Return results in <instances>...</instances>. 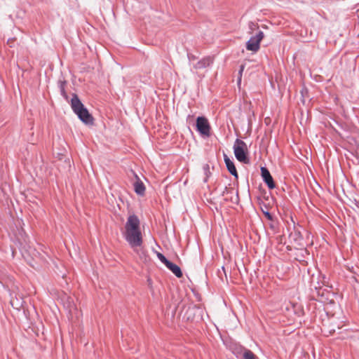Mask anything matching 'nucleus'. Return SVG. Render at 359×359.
Wrapping results in <instances>:
<instances>
[{"instance_id": "obj_1", "label": "nucleus", "mask_w": 359, "mask_h": 359, "mask_svg": "<svg viewBox=\"0 0 359 359\" xmlns=\"http://www.w3.org/2000/svg\"><path fill=\"white\" fill-rule=\"evenodd\" d=\"M125 238L131 248H136L142 244V236L140 229V219L135 215H130L125 225Z\"/></svg>"}, {"instance_id": "obj_2", "label": "nucleus", "mask_w": 359, "mask_h": 359, "mask_svg": "<svg viewBox=\"0 0 359 359\" xmlns=\"http://www.w3.org/2000/svg\"><path fill=\"white\" fill-rule=\"evenodd\" d=\"M71 107L79 120L86 125L93 124L94 118L88 109L83 105L76 94H73L71 99Z\"/></svg>"}, {"instance_id": "obj_3", "label": "nucleus", "mask_w": 359, "mask_h": 359, "mask_svg": "<svg viewBox=\"0 0 359 359\" xmlns=\"http://www.w3.org/2000/svg\"><path fill=\"white\" fill-rule=\"evenodd\" d=\"M233 149L235 157L239 162L244 164L250 163L248 148L243 140L237 138L234 142Z\"/></svg>"}, {"instance_id": "obj_4", "label": "nucleus", "mask_w": 359, "mask_h": 359, "mask_svg": "<svg viewBox=\"0 0 359 359\" xmlns=\"http://www.w3.org/2000/svg\"><path fill=\"white\" fill-rule=\"evenodd\" d=\"M196 130L203 137L210 136L211 127L208 119L204 116H199L196 120Z\"/></svg>"}, {"instance_id": "obj_5", "label": "nucleus", "mask_w": 359, "mask_h": 359, "mask_svg": "<svg viewBox=\"0 0 359 359\" xmlns=\"http://www.w3.org/2000/svg\"><path fill=\"white\" fill-rule=\"evenodd\" d=\"M158 261H160L177 278H182L183 273L181 268L168 259L163 254L158 252Z\"/></svg>"}, {"instance_id": "obj_6", "label": "nucleus", "mask_w": 359, "mask_h": 359, "mask_svg": "<svg viewBox=\"0 0 359 359\" xmlns=\"http://www.w3.org/2000/svg\"><path fill=\"white\" fill-rule=\"evenodd\" d=\"M260 171L263 182L269 189H273L276 187V183L269 169L266 166H261Z\"/></svg>"}, {"instance_id": "obj_7", "label": "nucleus", "mask_w": 359, "mask_h": 359, "mask_svg": "<svg viewBox=\"0 0 359 359\" xmlns=\"http://www.w3.org/2000/svg\"><path fill=\"white\" fill-rule=\"evenodd\" d=\"M224 161L229 172L236 179L238 178V174L235 166L234 162L226 154H224Z\"/></svg>"}, {"instance_id": "obj_8", "label": "nucleus", "mask_w": 359, "mask_h": 359, "mask_svg": "<svg viewBox=\"0 0 359 359\" xmlns=\"http://www.w3.org/2000/svg\"><path fill=\"white\" fill-rule=\"evenodd\" d=\"M131 174L135 177L136 181L133 183L134 189L137 195L142 196L145 191V186L143 182L140 180L137 175L133 171L130 170Z\"/></svg>"}, {"instance_id": "obj_9", "label": "nucleus", "mask_w": 359, "mask_h": 359, "mask_svg": "<svg viewBox=\"0 0 359 359\" xmlns=\"http://www.w3.org/2000/svg\"><path fill=\"white\" fill-rule=\"evenodd\" d=\"M213 60L210 56L205 57L194 64V67L196 69H205L210 66Z\"/></svg>"}, {"instance_id": "obj_10", "label": "nucleus", "mask_w": 359, "mask_h": 359, "mask_svg": "<svg viewBox=\"0 0 359 359\" xmlns=\"http://www.w3.org/2000/svg\"><path fill=\"white\" fill-rule=\"evenodd\" d=\"M246 49L252 52H257L260 48V43L252 36L246 42Z\"/></svg>"}, {"instance_id": "obj_11", "label": "nucleus", "mask_w": 359, "mask_h": 359, "mask_svg": "<svg viewBox=\"0 0 359 359\" xmlns=\"http://www.w3.org/2000/svg\"><path fill=\"white\" fill-rule=\"evenodd\" d=\"M198 311H199V309L196 306L189 307L183 316V319H185L187 321L194 320L196 313Z\"/></svg>"}, {"instance_id": "obj_12", "label": "nucleus", "mask_w": 359, "mask_h": 359, "mask_svg": "<svg viewBox=\"0 0 359 359\" xmlns=\"http://www.w3.org/2000/svg\"><path fill=\"white\" fill-rule=\"evenodd\" d=\"M231 351L237 358H240L244 355V352L248 351V349L241 344H234L231 348Z\"/></svg>"}, {"instance_id": "obj_13", "label": "nucleus", "mask_w": 359, "mask_h": 359, "mask_svg": "<svg viewBox=\"0 0 359 359\" xmlns=\"http://www.w3.org/2000/svg\"><path fill=\"white\" fill-rule=\"evenodd\" d=\"M203 170L204 175H205V178L203 179V182L205 183L208 182L209 177L211 175V172L210 170V165L207 163L203 165Z\"/></svg>"}, {"instance_id": "obj_14", "label": "nucleus", "mask_w": 359, "mask_h": 359, "mask_svg": "<svg viewBox=\"0 0 359 359\" xmlns=\"http://www.w3.org/2000/svg\"><path fill=\"white\" fill-rule=\"evenodd\" d=\"M243 359H256V355L250 350L245 351L244 352V355L243 356Z\"/></svg>"}, {"instance_id": "obj_15", "label": "nucleus", "mask_w": 359, "mask_h": 359, "mask_svg": "<svg viewBox=\"0 0 359 359\" xmlns=\"http://www.w3.org/2000/svg\"><path fill=\"white\" fill-rule=\"evenodd\" d=\"M300 93H301V96H302L301 100H302V103L304 104L305 103V97L306 96H308V94H309V90L306 87H303L302 89L300 90Z\"/></svg>"}, {"instance_id": "obj_16", "label": "nucleus", "mask_w": 359, "mask_h": 359, "mask_svg": "<svg viewBox=\"0 0 359 359\" xmlns=\"http://www.w3.org/2000/svg\"><path fill=\"white\" fill-rule=\"evenodd\" d=\"M244 69H245V65H241L240 67H239V70H238V84L239 85L241 82V78H242V74H243V72L244 71Z\"/></svg>"}, {"instance_id": "obj_17", "label": "nucleus", "mask_w": 359, "mask_h": 359, "mask_svg": "<svg viewBox=\"0 0 359 359\" xmlns=\"http://www.w3.org/2000/svg\"><path fill=\"white\" fill-rule=\"evenodd\" d=\"M256 40H258L259 42L260 43L261 41L263 39L264 36V32L262 31H259L255 36H253Z\"/></svg>"}, {"instance_id": "obj_18", "label": "nucleus", "mask_w": 359, "mask_h": 359, "mask_svg": "<svg viewBox=\"0 0 359 359\" xmlns=\"http://www.w3.org/2000/svg\"><path fill=\"white\" fill-rule=\"evenodd\" d=\"M263 214L265 216V217L268 219V220H270V221H273V215L269 212V211H264L263 210Z\"/></svg>"}, {"instance_id": "obj_19", "label": "nucleus", "mask_w": 359, "mask_h": 359, "mask_svg": "<svg viewBox=\"0 0 359 359\" xmlns=\"http://www.w3.org/2000/svg\"><path fill=\"white\" fill-rule=\"evenodd\" d=\"M239 200H240V199H239L238 191H236L235 197H231V201L233 203L238 204V203H239Z\"/></svg>"}, {"instance_id": "obj_20", "label": "nucleus", "mask_w": 359, "mask_h": 359, "mask_svg": "<svg viewBox=\"0 0 359 359\" xmlns=\"http://www.w3.org/2000/svg\"><path fill=\"white\" fill-rule=\"evenodd\" d=\"M66 84H67L66 81H60L58 82V86H59L60 90L65 89Z\"/></svg>"}, {"instance_id": "obj_21", "label": "nucleus", "mask_w": 359, "mask_h": 359, "mask_svg": "<svg viewBox=\"0 0 359 359\" xmlns=\"http://www.w3.org/2000/svg\"><path fill=\"white\" fill-rule=\"evenodd\" d=\"M349 271L353 273L352 276H359V274L358 273V272L356 271H358L359 269H355L353 266H351V268H348Z\"/></svg>"}, {"instance_id": "obj_22", "label": "nucleus", "mask_w": 359, "mask_h": 359, "mask_svg": "<svg viewBox=\"0 0 359 359\" xmlns=\"http://www.w3.org/2000/svg\"><path fill=\"white\" fill-rule=\"evenodd\" d=\"M349 271L353 273L352 276H359V274L358 273V272L356 271H358L359 269H355L353 266H351V268H348Z\"/></svg>"}, {"instance_id": "obj_23", "label": "nucleus", "mask_w": 359, "mask_h": 359, "mask_svg": "<svg viewBox=\"0 0 359 359\" xmlns=\"http://www.w3.org/2000/svg\"><path fill=\"white\" fill-rule=\"evenodd\" d=\"M349 271L353 273L352 276H359V274L358 273V272L356 271H358L359 269H355L353 266H351V268H348Z\"/></svg>"}, {"instance_id": "obj_24", "label": "nucleus", "mask_w": 359, "mask_h": 359, "mask_svg": "<svg viewBox=\"0 0 359 359\" xmlns=\"http://www.w3.org/2000/svg\"><path fill=\"white\" fill-rule=\"evenodd\" d=\"M349 271L353 273L352 276H359V274L358 273V272L356 271H358L359 269H355L353 266H351V268H348Z\"/></svg>"}, {"instance_id": "obj_25", "label": "nucleus", "mask_w": 359, "mask_h": 359, "mask_svg": "<svg viewBox=\"0 0 359 359\" xmlns=\"http://www.w3.org/2000/svg\"><path fill=\"white\" fill-rule=\"evenodd\" d=\"M60 90V93H61L62 96L65 99L67 100L68 99V96H67V93L65 91V89H62V90Z\"/></svg>"}, {"instance_id": "obj_26", "label": "nucleus", "mask_w": 359, "mask_h": 359, "mask_svg": "<svg viewBox=\"0 0 359 359\" xmlns=\"http://www.w3.org/2000/svg\"><path fill=\"white\" fill-rule=\"evenodd\" d=\"M147 282H148V285L149 287H150L151 290V292L153 293L154 292V290L152 289V286H151V279L150 278H148L147 279Z\"/></svg>"}, {"instance_id": "obj_27", "label": "nucleus", "mask_w": 359, "mask_h": 359, "mask_svg": "<svg viewBox=\"0 0 359 359\" xmlns=\"http://www.w3.org/2000/svg\"><path fill=\"white\" fill-rule=\"evenodd\" d=\"M350 280H351V281H353V282H358L356 276H351L350 277Z\"/></svg>"}, {"instance_id": "obj_28", "label": "nucleus", "mask_w": 359, "mask_h": 359, "mask_svg": "<svg viewBox=\"0 0 359 359\" xmlns=\"http://www.w3.org/2000/svg\"><path fill=\"white\" fill-rule=\"evenodd\" d=\"M229 188L225 187L224 190L222 192V196H224L225 194H229Z\"/></svg>"}, {"instance_id": "obj_29", "label": "nucleus", "mask_w": 359, "mask_h": 359, "mask_svg": "<svg viewBox=\"0 0 359 359\" xmlns=\"http://www.w3.org/2000/svg\"><path fill=\"white\" fill-rule=\"evenodd\" d=\"M229 194H232L233 193V188H229Z\"/></svg>"}, {"instance_id": "obj_30", "label": "nucleus", "mask_w": 359, "mask_h": 359, "mask_svg": "<svg viewBox=\"0 0 359 359\" xmlns=\"http://www.w3.org/2000/svg\"><path fill=\"white\" fill-rule=\"evenodd\" d=\"M252 26H255V25L253 22L250 23V28L252 29Z\"/></svg>"}, {"instance_id": "obj_31", "label": "nucleus", "mask_w": 359, "mask_h": 359, "mask_svg": "<svg viewBox=\"0 0 359 359\" xmlns=\"http://www.w3.org/2000/svg\"><path fill=\"white\" fill-rule=\"evenodd\" d=\"M222 271H224V274L226 275V272H225V268H224V266H222Z\"/></svg>"}, {"instance_id": "obj_32", "label": "nucleus", "mask_w": 359, "mask_h": 359, "mask_svg": "<svg viewBox=\"0 0 359 359\" xmlns=\"http://www.w3.org/2000/svg\"><path fill=\"white\" fill-rule=\"evenodd\" d=\"M158 249H161V248L159 245H158Z\"/></svg>"}]
</instances>
